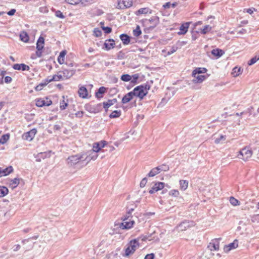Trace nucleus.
<instances>
[{
    "mask_svg": "<svg viewBox=\"0 0 259 259\" xmlns=\"http://www.w3.org/2000/svg\"><path fill=\"white\" fill-rule=\"evenodd\" d=\"M36 133V129L33 128L29 132L24 133L22 135V138L24 140L30 141L34 138Z\"/></svg>",
    "mask_w": 259,
    "mask_h": 259,
    "instance_id": "obj_11",
    "label": "nucleus"
},
{
    "mask_svg": "<svg viewBox=\"0 0 259 259\" xmlns=\"http://www.w3.org/2000/svg\"><path fill=\"white\" fill-rule=\"evenodd\" d=\"M102 29L104 31L105 33L106 34H109L111 32L112 28L110 27H102Z\"/></svg>",
    "mask_w": 259,
    "mask_h": 259,
    "instance_id": "obj_61",
    "label": "nucleus"
},
{
    "mask_svg": "<svg viewBox=\"0 0 259 259\" xmlns=\"http://www.w3.org/2000/svg\"><path fill=\"white\" fill-rule=\"evenodd\" d=\"M66 162L67 165L70 167L77 165L80 164H83V165H85L84 153L81 152L69 156L66 159Z\"/></svg>",
    "mask_w": 259,
    "mask_h": 259,
    "instance_id": "obj_1",
    "label": "nucleus"
},
{
    "mask_svg": "<svg viewBox=\"0 0 259 259\" xmlns=\"http://www.w3.org/2000/svg\"><path fill=\"white\" fill-rule=\"evenodd\" d=\"M142 34V31L139 26H137L135 29L133 30V35L136 37H138Z\"/></svg>",
    "mask_w": 259,
    "mask_h": 259,
    "instance_id": "obj_46",
    "label": "nucleus"
},
{
    "mask_svg": "<svg viewBox=\"0 0 259 259\" xmlns=\"http://www.w3.org/2000/svg\"><path fill=\"white\" fill-rule=\"evenodd\" d=\"M13 171V168L12 166H10L3 170L0 169V174L3 176H6L11 174Z\"/></svg>",
    "mask_w": 259,
    "mask_h": 259,
    "instance_id": "obj_27",
    "label": "nucleus"
},
{
    "mask_svg": "<svg viewBox=\"0 0 259 259\" xmlns=\"http://www.w3.org/2000/svg\"><path fill=\"white\" fill-rule=\"evenodd\" d=\"M101 149L100 148V144L98 142H97L93 144V149L92 151L95 152H98L100 150H101Z\"/></svg>",
    "mask_w": 259,
    "mask_h": 259,
    "instance_id": "obj_51",
    "label": "nucleus"
},
{
    "mask_svg": "<svg viewBox=\"0 0 259 259\" xmlns=\"http://www.w3.org/2000/svg\"><path fill=\"white\" fill-rule=\"evenodd\" d=\"M115 44L114 42V39H106L105 41L103 49H105L106 51H109L111 49L114 48L115 47Z\"/></svg>",
    "mask_w": 259,
    "mask_h": 259,
    "instance_id": "obj_15",
    "label": "nucleus"
},
{
    "mask_svg": "<svg viewBox=\"0 0 259 259\" xmlns=\"http://www.w3.org/2000/svg\"><path fill=\"white\" fill-rule=\"evenodd\" d=\"M55 16L57 17H58V18H60L61 19H64L65 18V16H64V15L60 10H55Z\"/></svg>",
    "mask_w": 259,
    "mask_h": 259,
    "instance_id": "obj_56",
    "label": "nucleus"
},
{
    "mask_svg": "<svg viewBox=\"0 0 259 259\" xmlns=\"http://www.w3.org/2000/svg\"><path fill=\"white\" fill-rule=\"evenodd\" d=\"M9 192L8 189L5 186H0V197L6 196Z\"/></svg>",
    "mask_w": 259,
    "mask_h": 259,
    "instance_id": "obj_36",
    "label": "nucleus"
},
{
    "mask_svg": "<svg viewBox=\"0 0 259 259\" xmlns=\"http://www.w3.org/2000/svg\"><path fill=\"white\" fill-rule=\"evenodd\" d=\"M211 54L214 56L217 57V58H219L224 54V52L222 50L218 48L213 49L211 51Z\"/></svg>",
    "mask_w": 259,
    "mask_h": 259,
    "instance_id": "obj_30",
    "label": "nucleus"
},
{
    "mask_svg": "<svg viewBox=\"0 0 259 259\" xmlns=\"http://www.w3.org/2000/svg\"><path fill=\"white\" fill-rule=\"evenodd\" d=\"M214 143L215 144H219L220 143H222V142H224L226 139V136L225 135H220L219 137L218 138H214Z\"/></svg>",
    "mask_w": 259,
    "mask_h": 259,
    "instance_id": "obj_40",
    "label": "nucleus"
},
{
    "mask_svg": "<svg viewBox=\"0 0 259 259\" xmlns=\"http://www.w3.org/2000/svg\"><path fill=\"white\" fill-rule=\"evenodd\" d=\"M238 240L235 239L232 243H231L228 245H225L224 250L225 252L227 253L231 250L236 248L238 247Z\"/></svg>",
    "mask_w": 259,
    "mask_h": 259,
    "instance_id": "obj_16",
    "label": "nucleus"
},
{
    "mask_svg": "<svg viewBox=\"0 0 259 259\" xmlns=\"http://www.w3.org/2000/svg\"><path fill=\"white\" fill-rule=\"evenodd\" d=\"M195 225L193 221L185 220L179 224L176 229L178 232H182L186 230L188 228L194 226Z\"/></svg>",
    "mask_w": 259,
    "mask_h": 259,
    "instance_id": "obj_4",
    "label": "nucleus"
},
{
    "mask_svg": "<svg viewBox=\"0 0 259 259\" xmlns=\"http://www.w3.org/2000/svg\"><path fill=\"white\" fill-rule=\"evenodd\" d=\"M132 93L134 96L139 98L141 100H142L148 94V92L144 91L143 87L141 85L135 88Z\"/></svg>",
    "mask_w": 259,
    "mask_h": 259,
    "instance_id": "obj_6",
    "label": "nucleus"
},
{
    "mask_svg": "<svg viewBox=\"0 0 259 259\" xmlns=\"http://www.w3.org/2000/svg\"><path fill=\"white\" fill-rule=\"evenodd\" d=\"M47 84V82L46 83V82H41L39 84H38L35 88V90L36 91H41L42 88L46 86V85Z\"/></svg>",
    "mask_w": 259,
    "mask_h": 259,
    "instance_id": "obj_52",
    "label": "nucleus"
},
{
    "mask_svg": "<svg viewBox=\"0 0 259 259\" xmlns=\"http://www.w3.org/2000/svg\"><path fill=\"white\" fill-rule=\"evenodd\" d=\"M134 95H133V93L132 92H130L128 93L127 94H125L122 98L121 102L122 104H126L129 102L130 101H131Z\"/></svg>",
    "mask_w": 259,
    "mask_h": 259,
    "instance_id": "obj_23",
    "label": "nucleus"
},
{
    "mask_svg": "<svg viewBox=\"0 0 259 259\" xmlns=\"http://www.w3.org/2000/svg\"><path fill=\"white\" fill-rule=\"evenodd\" d=\"M230 202L234 206L239 205L240 204L239 201L233 197L230 198Z\"/></svg>",
    "mask_w": 259,
    "mask_h": 259,
    "instance_id": "obj_50",
    "label": "nucleus"
},
{
    "mask_svg": "<svg viewBox=\"0 0 259 259\" xmlns=\"http://www.w3.org/2000/svg\"><path fill=\"white\" fill-rule=\"evenodd\" d=\"M117 100L116 98L108 100L107 102H104L103 103V108L105 109V112H107L108 108L115 103H117Z\"/></svg>",
    "mask_w": 259,
    "mask_h": 259,
    "instance_id": "obj_19",
    "label": "nucleus"
},
{
    "mask_svg": "<svg viewBox=\"0 0 259 259\" xmlns=\"http://www.w3.org/2000/svg\"><path fill=\"white\" fill-rule=\"evenodd\" d=\"M133 79L131 80V83H133V84H135L137 83V80L139 77L138 74H135L132 76Z\"/></svg>",
    "mask_w": 259,
    "mask_h": 259,
    "instance_id": "obj_53",
    "label": "nucleus"
},
{
    "mask_svg": "<svg viewBox=\"0 0 259 259\" xmlns=\"http://www.w3.org/2000/svg\"><path fill=\"white\" fill-rule=\"evenodd\" d=\"M159 173H160V172L158 170V168H157V167H156L152 168L150 170V171L147 174V176L149 177H152Z\"/></svg>",
    "mask_w": 259,
    "mask_h": 259,
    "instance_id": "obj_34",
    "label": "nucleus"
},
{
    "mask_svg": "<svg viewBox=\"0 0 259 259\" xmlns=\"http://www.w3.org/2000/svg\"><path fill=\"white\" fill-rule=\"evenodd\" d=\"M149 9L148 8H143L138 10L136 13V15L138 16L141 14H146L149 12Z\"/></svg>",
    "mask_w": 259,
    "mask_h": 259,
    "instance_id": "obj_37",
    "label": "nucleus"
},
{
    "mask_svg": "<svg viewBox=\"0 0 259 259\" xmlns=\"http://www.w3.org/2000/svg\"><path fill=\"white\" fill-rule=\"evenodd\" d=\"M119 37L124 45H127L130 43L131 38L127 34L122 33L120 35Z\"/></svg>",
    "mask_w": 259,
    "mask_h": 259,
    "instance_id": "obj_25",
    "label": "nucleus"
},
{
    "mask_svg": "<svg viewBox=\"0 0 259 259\" xmlns=\"http://www.w3.org/2000/svg\"><path fill=\"white\" fill-rule=\"evenodd\" d=\"M121 114V110H114L109 115L110 118H115L120 116Z\"/></svg>",
    "mask_w": 259,
    "mask_h": 259,
    "instance_id": "obj_35",
    "label": "nucleus"
},
{
    "mask_svg": "<svg viewBox=\"0 0 259 259\" xmlns=\"http://www.w3.org/2000/svg\"><path fill=\"white\" fill-rule=\"evenodd\" d=\"M165 184L163 182L156 183L154 186L149 190L150 194H153L159 190H162L164 187Z\"/></svg>",
    "mask_w": 259,
    "mask_h": 259,
    "instance_id": "obj_13",
    "label": "nucleus"
},
{
    "mask_svg": "<svg viewBox=\"0 0 259 259\" xmlns=\"http://www.w3.org/2000/svg\"><path fill=\"white\" fill-rule=\"evenodd\" d=\"M106 88L104 87H101L95 93L96 97L98 99L103 98V94H104L106 92Z\"/></svg>",
    "mask_w": 259,
    "mask_h": 259,
    "instance_id": "obj_22",
    "label": "nucleus"
},
{
    "mask_svg": "<svg viewBox=\"0 0 259 259\" xmlns=\"http://www.w3.org/2000/svg\"><path fill=\"white\" fill-rule=\"evenodd\" d=\"M206 78V76L204 75H196L194 78L192 80V82L195 83H200Z\"/></svg>",
    "mask_w": 259,
    "mask_h": 259,
    "instance_id": "obj_26",
    "label": "nucleus"
},
{
    "mask_svg": "<svg viewBox=\"0 0 259 259\" xmlns=\"http://www.w3.org/2000/svg\"><path fill=\"white\" fill-rule=\"evenodd\" d=\"M147 183V179L146 178H143L140 182V186L141 188H143L145 186Z\"/></svg>",
    "mask_w": 259,
    "mask_h": 259,
    "instance_id": "obj_62",
    "label": "nucleus"
},
{
    "mask_svg": "<svg viewBox=\"0 0 259 259\" xmlns=\"http://www.w3.org/2000/svg\"><path fill=\"white\" fill-rule=\"evenodd\" d=\"M135 223L134 220L122 221V223H119V227L122 230H128L133 227Z\"/></svg>",
    "mask_w": 259,
    "mask_h": 259,
    "instance_id": "obj_9",
    "label": "nucleus"
},
{
    "mask_svg": "<svg viewBox=\"0 0 259 259\" xmlns=\"http://www.w3.org/2000/svg\"><path fill=\"white\" fill-rule=\"evenodd\" d=\"M94 34L96 37H100L102 35V32L99 28H96L94 30Z\"/></svg>",
    "mask_w": 259,
    "mask_h": 259,
    "instance_id": "obj_54",
    "label": "nucleus"
},
{
    "mask_svg": "<svg viewBox=\"0 0 259 259\" xmlns=\"http://www.w3.org/2000/svg\"><path fill=\"white\" fill-rule=\"evenodd\" d=\"M155 256V255L154 253H150L147 254L145 256L144 259H154Z\"/></svg>",
    "mask_w": 259,
    "mask_h": 259,
    "instance_id": "obj_64",
    "label": "nucleus"
},
{
    "mask_svg": "<svg viewBox=\"0 0 259 259\" xmlns=\"http://www.w3.org/2000/svg\"><path fill=\"white\" fill-rule=\"evenodd\" d=\"M207 71V69L205 68H196L192 72V76L195 77L196 74L200 73H204Z\"/></svg>",
    "mask_w": 259,
    "mask_h": 259,
    "instance_id": "obj_29",
    "label": "nucleus"
},
{
    "mask_svg": "<svg viewBox=\"0 0 259 259\" xmlns=\"http://www.w3.org/2000/svg\"><path fill=\"white\" fill-rule=\"evenodd\" d=\"M169 194L172 196L177 197L179 195V192L177 190H171L169 192Z\"/></svg>",
    "mask_w": 259,
    "mask_h": 259,
    "instance_id": "obj_58",
    "label": "nucleus"
},
{
    "mask_svg": "<svg viewBox=\"0 0 259 259\" xmlns=\"http://www.w3.org/2000/svg\"><path fill=\"white\" fill-rule=\"evenodd\" d=\"M20 183V179L18 178H15L12 179L10 181V186L12 188L14 189L17 187Z\"/></svg>",
    "mask_w": 259,
    "mask_h": 259,
    "instance_id": "obj_33",
    "label": "nucleus"
},
{
    "mask_svg": "<svg viewBox=\"0 0 259 259\" xmlns=\"http://www.w3.org/2000/svg\"><path fill=\"white\" fill-rule=\"evenodd\" d=\"M37 51H36V55L38 57H41L42 56V51L41 49V48L38 46L37 47H36Z\"/></svg>",
    "mask_w": 259,
    "mask_h": 259,
    "instance_id": "obj_57",
    "label": "nucleus"
},
{
    "mask_svg": "<svg viewBox=\"0 0 259 259\" xmlns=\"http://www.w3.org/2000/svg\"><path fill=\"white\" fill-rule=\"evenodd\" d=\"M133 5V0H118L116 8L124 9L130 8Z\"/></svg>",
    "mask_w": 259,
    "mask_h": 259,
    "instance_id": "obj_8",
    "label": "nucleus"
},
{
    "mask_svg": "<svg viewBox=\"0 0 259 259\" xmlns=\"http://www.w3.org/2000/svg\"><path fill=\"white\" fill-rule=\"evenodd\" d=\"M134 208H131L128 210V211L126 212V214L123 216L121 220L122 221H126V220H133V216L132 215V212L134 211Z\"/></svg>",
    "mask_w": 259,
    "mask_h": 259,
    "instance_id": "obj_28",
    "label": "nucleus"
},
{
    "mask_svg": "<svg viewBox=\"0 0 259 259\" xmlns=\"http://www.w3.org/2000/svg\"><path fill=\"white\" fill-rule=\"evenodd\" d=\"M75 69H70L64 68L62 71L63 76L66 78H69L72 76L75 73Z\"/></svg>",
    "mask_w": 259,
    "mask_h": 259,
    "instance_id": "obj_20",
    "label": "nucleus"
},
{
    "mask_svg": "<svg viewBox=\"0 0 259 259\" xmlns=\"http://www.w3.org/2000/svg\"><path fill=\"white\" fill-rule=\"evenodd\" d=\"M20 39L24 42H27L29 41V37L28 33L24 31H22L20 34Z\"/></svg>",
    "mask_w": 259,
    "mask_h": 259,
    "instance_id": "obj_32",
    "label": "nucleus"
},
{
    "mask_svg": "<svg viewBox=\"0 0 259 259\" xmlns=\"http://www.w3.org/2000/svg\"><path fill=\"white\" fill-rule=\"evenodd\" d=\"M157 167L158 168V170L160 172L162 171H168L169 168V166L166 164H162V165H160Z\"/></svg>",
    "mask_w": 259,
    "mask_h": 259,
    "instance_id": "obj_44",
    "label": "nucleus"
},
{
    "mask_svg": "<svg viewBox=\"0 0 259 259\" xmlns=\"http://www.w3.org/2000/svg\"><path fill=\"white\" fill-rule=\"evenodd\" d=\"M199 36L198 31H193L192 32V39L193 41H195Z\"/></svg>",
    "mask_w": 259,
    "mask_h": 259,
    "instance_id": "obj_60",
    "label": "nucleus"
},
{
    "mask_svg": "<svg viewBox=\"0 0 259 259\" xmlns=\"http://www.w3.org/2000/svg\"><path fill=\"white\" fill-rule=\"evenodd\" d=\"M13 68L15 70H22V71H25V70H29L30 67L29 66L24 64H15L13 66Z\"/></svg>",
    "mask_w": 259,
    "mask_h": 259,
    "instance_id": "obj_18",
    "label": "nucleus"
},
{
    "mask_svg": "<svg viewBox=\"0 0 259 259\" xmlns=\"http://www.w3.org/2000/svg\"><path fill=\"white\" fill-rule=\"evenodd\" d=\"M84 153L85 165H87L91 160H95L98 157L97 152L89 151Z\"/></svg>",
    "mask_w": 259,
    "mask_h": 259,
    "instance_id": "obj_7",
    "label": "nucleus"
},
{
    "mask_svg": "<svg viewBox=\"0 0 259 259\" xmlns=\"http://www.w3.org/2000/svg\"><path fill=\"white\" fill-rule=\"evenodd\" d=\"M10 138L9 134L3 135L0 139V143L4 144L6 143Z\"/></svg>",
    "mask_w": 259,
    "mask_h": 259,
    "instance_id": "obj_39",
    "label": "nucleus"
},
{
    "mask_svg": "<svg viewBox=\"0 0 259 259\" xmlns=\"http://www.w3.org/2000/svg\"><path fill=\"white\" fill-rule=\"evenodd\" d=\"M252 155V151L250 146L245 147L239 151L238 157L244 160H247L251 157Z\"/></svg>",
    "mask_w": 259,
    "mask_h": 259,
    "instance_id": "obj_3",
    "label": "nucleus"
},
{
    "mask_svg": "<svg viewBox=\"0 0 259 259\" xmlns=\"http://www.w3.org/2000/svg\"><path fill=\"white\" fill-rule=\"evenodd\" d=\"M84 108L87 111L92 113H97L101 111L102 110L101 103L93 106L90 104H87L85 105Z\"/></svg>",
    "mask_w": 259,
    "mask_h": 259,
    "instance_id": "obj_5",
    "label": "nucleus"
},
{
    "mask_svg": "<svg viewBox=\"0 0 259 259\" xmlns=\"http://www.w3.org/2000/svg\"><path fill=\"white\" fill-rule=\"evenodd\" d=\"M139 247L138 240L135 239L131 240L128 244V246L125 250L124 256H128L130 254H133L136 250Z\"/></svg>",
    "mask_w": 259,
    "mask_h": 259,
    "instance_id": "obj_2",
    "label": "nucleus"
},
{
    "mask_svg": "<svg viewBox=\"0 0 259 259\" xmlns=\"http://www.w3.org/2000/svg\"><path fill=\"white\" fill-rule=\"evenodd\" d=\"M132 78V76H131L128 74H122L120 77V79L121 80H122L123 81H125V82L131 81Z\"/></svg>",
    "mask_w": 259,
    "mask_h": 259,
    "instance_id": "obj_41",
    "label": "nucleus"
},
{
    "mask_svg": "<svg viewBox=\"0 0 259 259\" xmlns=\"http://www.w3.org/2000/svg\"><path fill=\"white\" fill-rule=\"evenodd\" d=\"M63 100L61 101L60 103V108L61 110L65 109L68 106L67 101L66 102L65 101L64 96H63Z\"/></svg>",
    "mask_w": 259,
    "mask_h": 259,
    "instance_id": "obj_42",
    "label": "nucleus"
},
{
    "mask_svg": "<svg viewBox=\"0 0 259 259\" xmlns=\"http://www.w3.org/2000/svg\"><path fill=\"white\" fill-rule=\"evenodd\" d=\"M35 101L36 106L40 107L45 106H49L52 104V101L51 100H49L48 98H46V100L41 98L36 99Z\"/></svg>",
    "mask_w": 259,
    "mask_h": 259,
    "instance_id": "obj_10",
    "label": "nucleus"
},
{
    "mask_svg": "<svg viewBox=\"0 0 259 259\" xmlns=\"http://www.w3.org/2000/svg\"><path fill=\"white\" fill-rule=\"evenodd\" d=\"M44 44H45V39L43 37L40 36L36 42V47L37 46H39L41 48V49H43L44 48Z\"/></svg>",
    "mask_w": 259,
    "mask_h": 259,
    "instance_id": "obj_38",
    "label": "nucleus"
},
{
    "mask_svg": "<svg viewBox=\"0 0 259 259\" xmlns=\"http://www.w3.org/2000/svg\"><path fill=\"white\" fill-rule=\"evenodd\" d=\"M189 23H185L181 25L180 27V31L178 32L179 35H184L187 33L188 31V29L189 28Z\"/></svg>",
    "mask_w": 259,
    "mask_h": 259,
    "instance_id": "obj_24",
    "label": "nucleus"
},
{
    "mask_svg": "<svg viewBox=\"0 0 259 259\" xmlns=\"http://www.w3.org/2000/svg\"><path fill=\"white\" fill-rule=\"evenodd\" d=\"M65 2L72 5H77L80 2L83 3L82 0H65Z\"/></svg>",
    "mask_w": 259,
    "mask_h": 259,
    "instance_id": "obj_48",
    "label": "nucleus"
},
{
    "mask_svg": "<svg viewBox=\"0 0 259 259\" xmlns=\"http://www.w3.org/2000/svg\"><path fill=\"white\" fill-rule=\"evenodd\" d=\"M180 184L182 189L186 190L188 186V182L185 180H180Z\"/></svg>",
    "mask_w": 259,
    "mask_h": 259,
    "instance_id": "obj_45",
    "label": "nucleus"
},
{
    "mask_svg": "<svg viewBox=\"0 0 259 259\" xmlns=\"http://www.w3.org/2000/svg\"><path fill=\"white\" fill-rule=\"evenodd\" d=\"M62 78V75H54L51 78L50 80L47 81L48 82H50L52 81H59Z\"/></svg>",
    "mask_w": 259,
    "mask_h": 259,
    "instance_id": "obj_49",
    "label": "nucleus"
},
{
    "mask_svg": "<svg viewBox=\"0 0 259 259\" xmlns=\"http://www.w3.org/2000/svg\"><path fill=\"white\" fill-rule=\"evenodd\" d=\"M177 50H178V47H177L172 46L171 48V49L169 50V51H168L167 55H171L172 54H173L175 52H176Z\"/></svg>",
    "mask_w": 259,
    "mask_h": 259,
    "instance_id": "obj_59",
    "label": "nucleus"
},
{
    "mask_svg": "<svg viewBox=\"0 0 259 259\" xmlns=\"http://www.w3.org/2000/svg\"><path fill=\"white\" fill-rule=\"evenodd\" d=\"M146 21L150 25V28H154L159 23V18L156 16H152L150 19H146Z\"/></svg>",
    "mask_w": 259,
    "mask_h": 259,
    "instance_id": "obj_12",
    "label": "nucleus"
},
{
    "mask_svg": "<svg viewBox=\"0 0 259 259\" xmlns=\"http://www.w3.org/2000/svg\"><path fill=\"white\" fill-rule=\"evenodd\" d=\"M51 151H46L44 152H40L38 153L36 156V161L37 162H40L41 160V159H45L47 158H49L51 156Z\"/></svg>",
    "mask_w": 259,
    "mask_h": 259,
    "instance_id": "obj_17",
    "label": "nucleus"
},
{
    "mask_svg": "<svg viewBox=\"0 0 259 259\" xmlns=\"http://www.w3.org/2000/svg\"><path fill=\"white\" fill-rule=\"evenodd\" d=\"M259 60V56L258 57L257 59H255L253 57L251 58L248 62V65H252L254 64L257 60Z\"/></svg>",
    "mask_w": 259,
    "mask_h": 259,
    "instance_id": "obj_63",
    "label": "nucleus"
},
{
    "mask_svg": "<svg viewBox=\"0 0 259 259\" xmlns=\"http://www.w3.org/2000/svg\"><path fill=\"white\" fill-rule=\"evenodd\" d=\"M212 27L209 25H206L204 26L203 29L201 30V33L203 34H205L207 33L210 31L211 30Z\"/></svg>",
    "mask_w": 259,
    "mask_h": 259,
    "instance_id": "obj_47",
    "label": "nucleus"
},
{
    "mask_svg": "<svg viewBox=\"0 0 259 259\" xmlns=\"http://www.w3.org/2000/svg\"><path fill=\"white\" fill-rule=\"evenodd\" d=\"M241 73V69L240 67H235L233 69L232 74L234 76H237Z\"/></svg>",
    "mask_w": 259,
    "mask_h": 259,
    "instance_id": "obj_43",
    "label": "nucleus"
},
{
    "mask_svg": "<svg viewBox=\"0 0 259 259\" xmlns=\"http://www.w3.org/2000/svg\"><path fill=\"white\" fill-rule=\"evenodd\" d=\"M79 96L82 98L85 99L88 97V92L87 88L82 86L79 88L78 91Z\"/></svg>",
    "mask_w": 259,
    "mask_h": 259,
    "instance_id": "obj_21",
    "label": "nucleus"
},
{
    "mask_svg": "<svg viewBox=\"0 0 259 259\" xmlns=\"http://www.w3.org/2000/svg\"><path fill=\"white\" fill-rule=\"evenodd\" d=\"M66 51H62L58 57V62L60 64H63L64 63V57L66 54Z\"/></svg>",
    "mask_w": 259,
    "mask_h": 259,
    "instance_id": "obj_31",
    "label": "nucleus"
},
{
    "mask_svg": "<svg viewBox=\"0 0 259 259\" xmlns=\"http://www.w3.org/2000/svg\"><path fill=\"white\" fill-rule=\"evenodd\" d=\"M251 220L252 223L259 222V214H254L251 217Z\"/></svg>",
    "mask_w": 259,
    "mask_h": 259,
    "instance_id": "obj_55",
    "label": "nucleus"
},
{
    "mask_svg": "<svg viewBox=\"0 0 259 259\" xmlns=\"http://www.w3.org/2000/svg\"><path fill=\"white\" fill-rule=\"evenodd\" d=\"M221 238H219V239H215L214 240H212L211 241V242H210L209 245H208V248H209L211 251L219 250V247H220L219 240H221Z\"/></svg>",
    "mask_w": 259,
    "mask_h": 259,
    "instance_id": "obj_14",
    "label": "nucleus"
}]
</instances>
